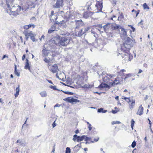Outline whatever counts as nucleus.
Instances as JSON below:
<instances>
[{
	"instance_id": "nucleus-21",
	"label": "nucleus",
	"mask_w": 153,
	"mask_h": 153,
	"mask_svg": "<svg viewBox=\"0 0 153 153\" xmlns=\"http://www.w3.org/2000/svg\"><path fill=\"white\" fill-rule=\"evenodd\" d=\"M111 27L110 24L108 23L106 24L105 25H104L103 27L104 30L105 31L109 29V28Z\"/></svg>"
},
{
	"instance_id": "nucleus-35",
	"label": "nucleus",
	"mask_w": 153,
	"mask_h": 153,
	"mask_svg": "<svg viewBox=\"0 0 153 153\" xmlns=\"http://www.w3.org/2000/svg\"><path fill=\"white\" fill-rule=\"evenodd\" d=\"M136 145V143L135 141H134L131 144V146L132 148H134Z\"/></svg>"
},
{
	"instance_id": "nucleus-57",
	"label": "nucleus",
	"mask_w": 153,
	"mask_h": 153,
	"mask_svg": "<svg viewBox=\"0 0 153 153\" xmlns=\"http://www.w3.org/2000/svg\"><path fill=\"white\" fill-rule=\"evenodd\" d=\"M115 99L117 100H119V96H117L115 97Z\"/></svg>"
},
{
	"instance_id": "nucleus-34",
	"label": "nucleus",
	"mask_w": 153,
	"mask_h": 153,
	"mask_svg": "<svg viewBox=\"0 0 153 153\" xmlns=\"http://www.w3.org/2000/svg\"><path fill=\"white\" fill-rule=\"evenodd\" d=\"M123 15H120L118 17V20L121 21L123 18Z\"/></svg>"
},
{
	"instance_id": "nucleus-46",
	"label": "nucleus",
	"mask_w": 153,
	"mask_h": 153,
	"mask_svg": "<svg viewBox=\"0 0 153 153\" xmlns=\"http://www.w3.org/2000/svg\"><path fill=\"white\" fill-rule=\"evenodd\" d=\"M25 54H24L22 57V60H24L25 59Z\"/></svg>"
},
{
	"instance_id": "nucleus-37",
	"label": "nucleus",
	"mask_w": 153,
	"mask_h": 153,
	"mask_svg": "<svg viewBox=\"0 0 153 153\" xmlns=\"http://www.w3.org/2000/svg\"><path fill=\"white\" fill-rule=\"evenodd\" d=\"M122 99H123L124 100H126V101H127L126 100L127 99L128 100H129L130 99V97H126L124 96H123L122 97Z\"/></svg>"
},
{
	"instance_id": "nucleus-15",
	"label": "nucleus",
	"mask_w": 153,
	"mask_h": 153,
	"mask_svg": "<svg viewBox=\"0 0 153 153\" xmlns=\"http://www.w3.org/2000/svg\"><path fill=\"white\" fill-rule=\"evenodd\" d=\"M126 71L125 69H121L119 71L117 72V74L118 76L120 78H123V76H125L124 72H125Z\"/></svg>"
},
{
	"instance_id": "nucleus-27",
	"label": "nucleus",
	"mask_w": 153,
	"mask_h": 153,
	"mask_svg": "<svg viewBox=\"0 0 153 153\" xmlns=\"http://www.w3.org/2000/svg\"><path fill=\"white\" fill-rule=\"evenodd\" d=\"M132 12H135V17L136 18L137 16L139 14L140 11L139 10H138L136 11L134 9H133L131 11Z\"/></svg>"
},
{
	"instance_id": "nucleus-45",
	"label": "nucleus",
	"mask_w": 153,
	"mask_h": 153,
	"mask_svg": "<svg viewBox=\"0 0 153 153\" xmlns=\"http://www.w3.org/2000/svg\"><path fill=\"white\" fill-rule=\"evenodd\" d=\"M117 111L115 110H112L111 111V112L113 114H115L117 112Z\"/></svg>"
},
{
	"instance_id": "nucleus-6",
	"label": "nucleus",
	"mask_w": 153,
	"mask_h": 153,
	"mask_svg": "<svg viewBox=\"0 0 153 153\" xmlns=\"http://www.w3.org/2000/svg\"><path fill=\"white\" fill-rule=\"evenodd\" d=\"M99 138L98 137L93 138L89 137L85 135H83L81 137L78 136L77 139V142H80L84 140L86 141V143L87 144L88 142L89 143H94L97 142L99 140Z\"/></svg>"
},
{
	"instance_id": "nucleus-31",
	"label": "nucleus",
	"mask_w": 153,
	"mask_h": 153,
	"mask_svg": "<svg viewBox=\"0 0 153 153\" xmlns=\"http://www.w3.org/2000/svg\"><path fill=\"white\" fill-rule=\"evenodd\" d=\"M78 136L76 134H75L74 136V138L73 140L74 141H77V139L78 138Z\"/></svg>"
},
{
	"instance_id": "nucleus-26",
	"label": "nucleus",
	"mask_w": 153,
	"mask_h": 153,
	"mask_svg": "<svg viewBox=\"0 0 153 153\" xmlns=\"http://www.w3.org/2000/svg\"><path fill=\"white\" fill-rule=\"evenodd\" d=\"M40 94L42 97H45L47 96V94L45 91H43L40 92Z\"/></svg>"
},
{
	"instance_id": "nucleus-23",
	"label": "nucleus",
	"mask_w": 153,
	"mask_h": 153,
	"mask_svg": "<svg viewBox=\"0 0 153 153\" xmlns=\"http://www.w3.org/2000/svg\"><path fill=\"white\" fill-rule=\"evenodd\" d=\"M14 73L18 76H20V73L17 70V66L16 65H15L14 67Z\"/></svg>"
},
{
	"instance_id": "nucleus-38",
	"label": "nucleus",
	"mask_w": 153,
	"mask_h": 153,
	"mask_svg": "<svg viewBox=\"0 0 153 153\" xmlns=\"http://www.w3.org/2000/svg\"><path fill=\"white\" fill-rule=\"evenodd\" d=\"M64 93L66 94L69 95H72L73 94L72 92L69 91H64Z\"/></svg>"
},
{
	"instance_id": "nucleus-60",
	"label": "nucleus",
	"mask_w": 153,
	"mask_h": 153,
	"mask_svg": "<svg viewBox=\"0 0 153 153\" xmlns=\"http://www.w3.org/2000/svg\"><path fill=\"white\" fill-rule=\"evenodd\" d=\"M84 150L85 151H88V149L87 148H84Z\"/></svg>"
},
{
	"instance_id": "nucleus-30",
	"label": "nucleus",
	"mask_w": 153,
	"mask_h": 153,
	"mask_svg": "<svg viewBox=\"0 0 153 153\" xmlns=\"http://www.w3.org/2000/svg\"><path fill=\"white\" fill-rule=\"evenodd\" d=\"M143 7L144 9H149V7L147 5V4L145 3L143 4Z\"/></svg>"
},
{
	"instance_id": "nucleus-19",
	"label": "nucleus",
	"mask_w": 153,
	"mask_h": 153,
	"mask_svg": "<svg viewBox=\"0 0 153 153\" xmlns=\"http://www.w3.org/2000/svg\"><path fill=\"white\" fill-rule=\"evenodd\" d=\"M55 24L53 25L51 27V28L48 30V33H51L53 31L55 30L56 29V26L55 25Z\"/></svg>"
},
{
	"instance_id": "nucleus-14",
	"label": "nucleus",
	"mask_w": 153,
	"mask_h": 153,
	"mask_svg": "<svg viewBox=\"0 0 153 153\" xmlns=\"http://www.w3.org/2000/svg\"><path fill=\"white\" fill-rule=\"evenodd\" d=\"M143 108L142 105H141L138 108L136 114L140 116L142 115L143 113Z\"/></svg>"
},
{
	"instance_id": "nucleus-13",
	"label": "nucleus",
	"mask_w": 153,
	"mask_h": 153,
	"mask_svg": "<svg viewBox=\"0 0 153 153\" xmlns=\"http://www.w3.org/2000/svg\"><path fill=\"white\" fill-rule=\"evenodd\" d=\"M89 29L88 27L84 28H83L79 29V31H78V33L76 32V33H77L78 35L79 36H81L86 31H88Z\"/></svg>"
},
{
	"instance_id": "nucleus-5",
	"label": "nucleus",
	"mask_w": 153,
	"mask_h": 153,
	"mask_svg": "<svg viewBox=\"0 0 153 153\" xmlns=\"http://www.w3.org/2000/svg\"><path fill=\"white\" fill-rule=\"evenodd\" d=\"M70 41V39L65 36L61 37L56 38L54 41V43L59 46H66Z\"/></svg>"
},
{
	"instance_id": "nucleus-16",
	"label": "nucleus",
	"mask_w": 153,
	"mask_h": 153,
	"mask_svg": "<svg viewBox=\"0 0 153 153\" xmlns=\"http://www.w3.org/2000/svg\"><path fill=\"white\" fill-rule=\"evenodd\" d=\"M63 0H57L55 7L59 8L63 5Z\"/></svg>"
},
{
	"instance_id": "nucleus-55",
	"label": "nucleus",
	"mask_w": 153,
	"mask_h": 153,
	"mask_svg": "<svg viewBox=\"0 0 153 153\" xmlns=\"http://www.w3.org/2000/svg\"><path fill=\"white\" fill-rule=\"evenodd\" d=\"M81 146V144H77V145L75 146V148L76 147H80Z\"/></svg>"
},
{
	"instance_id": "nucleus-56",
	"label": "nucleus",
	"mask_w": 153,
	"mask_h": 153,
	"mask_svg": "<svg viewBox=\"0 0 153 153\" xmlns=\"http://www.w3.org/2000/svg\"><path fill=\"white\" fill-rule=\"evenodd\" d=\"M7 57V56L6 55H4L2 57V59H3L4 58Z\"/></svg>"
},
{
	"instance_id": "nucleus-49",
	"label": "nucleus",
	"mask_w": 153,
	"mask_h": 153,
	"mask_svg": "<svg viewBox=\"0 0 153 153\" xmlns=\"http://www.w3.org/2000/svg\"><path fill=\"white\" fill-rule=\"evenodd\" d=\"M53 15H55L54 14V12L53 11H52L51 12V13L50 15L51 16H53Z\"/></svg>"
},
{
	"instance_id": "nucleus-1",
	"label": "nucleus",
	"mask_w": 153,
	"mask_h": 153,
	"mask_svg": "<svg viewBox=\"0 0 153 153\" xmlns=\"http://www.w3.org/2000/svg\"><path fill=\"white\" fill-rule=\"evenodd\" d=\"M135 43L134 39L128 37L121 47V50L123 52L121 53L122 56L127 61H130L133 59V56L130 53V49Z\"/></svg>"
},
{
	"instance_id": "nucleus-24",
	"label": "nucleus",
	"mask_w": 153,
	"mask_h": 153,
	"mask_svg": "<svg viewBox=\"0 0 153 153\" xmlns=\"http://www.w3.org/2000/svg\"><path fill=\"white\" fill-rule=\"evenodd\" d=\"M121 34L124 36H126V30L123 28H122L121 29Z\"/></svg>"
},
{
	"instance_id": "nucleus-62",
	"label": "nucleus",
	"mask_w": 153,
	"mask_h": 153,
	"mask_svg": "<svg viewBox=\"0 0 153 153\" xmlns=\"http://www.w3.org/2000/svg\"><path fill=\"white\" fill-rule=\"evenodd\" d=\"M13 76L12 74H11L10 75V77L11 78H13Z\"/></svg>"
},
{
	"instance_id": "nucleus-47",
	"label": "nucleus",
	"mask_w": 153,
	"mask_h": 153,
	"mask_svg": "<svg viewBox=\"0 0 153 153\" xmlns=\"http://www.w3.org/2000/svg\"><path fill=\"white\" fill-rule=\"evenodd\" d=\"M112 1H113V4H114L115 5L116 4V3L117 2V1H116L115 0H113Z\"/></svg>"
},
{
	"instance_id": "nucleus-20",
	"label": "nucleus",
	"mask_w": 153,
	"mask_h": 153,
	"mask_svg": "<svg viewBox=\"0 0 153 153\" xmlns=\"http://www.w3.org/2000/svg\"><path fill=\"white\" fill-rule=\"evenodd\" d=\"M26 62L25 63V65L24 67L26 69H28L29 70H30V68L28 60L27 59L26 60Z\"/></svg>"
},
{
	"instance_id": "nucleus-36",
	"label": "nucleus",
	"mask_w": 153,
	"mask_h": 153,
	"mask_svg": "<svg viewBox=\"0 0 153 153\" xmlns=\"http://www.w3.org/2000/svg\"><path fill=\"white\" fill-rule=\"evenodd\" d=\"M120 123V122L119 121H113L112 122L111 124L112 125H114L115 124H119Z\"/></svg>"
},
{
	"instance_id": "nucleus-33",
	"label": "nucleus",
	"mask_w": 153,
	"mask_h": 153,
	"mask_svg": "<svg viewBox=\"0 0 153 153\" xmlns=\"http://www.w3.org/2000/svg\"><path fill=\"white\" fill-rule=\"evenodd\" d=\"M71 149L70 148L67 147L66 148L65 151V153H70Z\"/></svg>"
},
{
	"instance_id": "nucleus-11",
	"label": "nucleus",
	"mask_w": 153,
	"mask_h": 153,
	"mask_svg": "<svg viewBox=\"0 0 153 153\" xmlns=\"http://www.w3.org/2000/svg\"><path fill=\"white\" fill-rule=\"evenodd\" d=\"M128 104L129 108L131 110H132L134 108L136 103L135 100L131 99L128 101H127Z\"/></svg>"
},
{
	"instance_id": "nucleus-8",
	"label": "nucleus",
	"mask_w": 153,
	"mask_h": 153,
	"mask_svg": "<svg viewBox=\"0 0 153 153\" xmlns=\"http://www.w3.org/2000/svg\"><path fill=\"white\" fill-rule=\"evenodd\" d=\"M43 47L44 48L42 51V56L43 57H45V58H46V57L48 56V54L51 53L52 54V57L51 59H53L54 58V57L57 55V53L54 51H51L47 49L44 46Z\"/></svg>"
},
{
	"instance_id": "nucleus-48",
	"label": "nucleus",
	"mask_w": 153,
	"mask_h": 153,
	"mask_svg": "<svg viewBox=\"0 0 153 153\" xmlns=\"http://www.w3.org/2000/svg\"><path fill=\"white\" fill-rule=\"evenodd\" d=\"M16 143H21V141L20 140H17Z\"/></svg>"
},
{
	"instance_id": "nucleus-18",
	"label": "nucleus",
	"mask_w": 153,
	"mask_h": 153,
	"mask_svg": "<svg viewBox=\"0 0 153 153\" xmlns=\"http://www.w3.org/2000/svg\"><path fill=\"white\" fill-rule=\"evenodd\" d=\"M111 29L112 30H116L119 28L120 26L118 25H117L116 24H113L111 25L110 24Z\"/></svg>"
},
{
	"instance_id": "nucleus-12",
	"label": "nucleus",
	"mask_w": 153,
	"mask_h": 153,
	"mask_svg": "<svg viewBox=\"0 0 153 153\" xmlns=\"http://www.w3.org/2000/svg\"><path fill=\"white\" fill-rule=\"evenodd\" d=\"M64 100L70 103H73L74 102L76 103L80 102L79 100L71 97H67L66 98L64 99Z\"/></svg>"
},
{
	"instance_id": "nucleus-3",
	"label": "nucleus",
	"mask_w": 153,
	"mask_h": 153,
	"mask_svg": "<svg viewBox=\"0 0 153 153\" xmlns=\"http://www.w3.org/2000/svg\"><path fill=\"white\" fill-rule=\"evenodd\" d=\"M35 25L34 24H30L28 25H24L23 26V28L25 30L23 32V34L25 36V39L26 40H27L29 37H30V39L33 41H35V36L36 34L33 33L32 31H30L28 29L32 27L33 29L34 28Z\"/></svg>"
},
{
	"instance_id": "nucleus-58",
	"label": "nucleus",
	"mask_w": 153,
	"mask_h": 153,
	"mask_svg": "<svg viewBox=\"0 0 153 153\" xmlns=\"http://www.w3.org/2000/svg\"><path fill=\"white\" fill-rule=\"evenodd\" d=\"M48 82L50 83L53 84L52 81L51 80H48Z\"/></svg>"
},
{
	"instance_id": "nucleus-9",
	"label": "nucleus",
	"mask_w": 153,
	"mask_h": 153,
	"mask_svg": "<svg viewBox=\"0 0 153 153\" xmlns=\"http://www.w3.org/2000/svg\"><path fill=\"white\" fill-rule=\"evenodd\" d=\"M96 3L95 7L97 8V12L99 13L102 12L103 7V0H96Z\"/></svg>"
},
{
	"instance_id": "nucleus-2",
	"label": "nucleus",
	"mask_w": 153,
	"mask_h": 153,
	"mask_svg": "<svg viewBox=\"0 0 153 153\" xmlns=\"http://www.w3.org/2000/svg\"><path fill=\"white\" fill-rule=\"evenodd\" d=\"M114 75L108 74L107 76L104 78L103 81L106 83H102L99 86L100 88H110L116 85L120 84L123 81V78L117 77L114 79Z\"/></svg>"
},
{
	"instance_id": "nucleus-53",
	"label": "nucleus",
	"mask_w": 153,
	"mask_h": 153,
	"mask_svg": "<svg viewBox=\"0 0 153 153\" xmlns=\"http://www.w3.org/2000/svg\"><path fill=\"white\" fill-rule=\"evenodd\" d=\"M142 72H143V71L141 69H140L139 70V71L138 73V74H140V73H142Z\"/></svg>"
},
{
	"instance_id": "nucleus-25",
	"label": "nucleus",
	"mask_w": 153,
	"mask_h": 153,
	"mask_svg": "<svg viewBox=\"0 0 153 153\" xmlns=\"http://www.w3.org/2000/svg\"><path fill=\"white\" fill-rule=\"evenodd\" d=\"M83 17L85 18H87L89 17L88 13V11L85 12L83 14Z\"/></svg>"
},
{
	"instance_id": "nucleus-52",
	"label": "nucleus",
	"mask_w": 153,
	"mask_h": 153,
	"mask_svg": "<svg viewBox=\"0 0 153 153\" xmlns=\"http://www.w3.org/2000/svg\"><path fill=\"white\" fill-rule=\"evenodd\" d=\"M19 38H20V39H21V42H22V43H23V38H22V36H20L19 37Z\"/></svg>"
},
{
	"instance_id": "nucleus-17",
	"label": "nucleus",
	"mask_w": 153,
	"mask_h": 153,
	"mask_svg": "<svg viewBox=\"0 0 153 153\" xmlns=\"http://www.w3.org/2000/svg\"><path fill=\"white\" fill-rule=\"evenodd\" d=\"M57 16L56 15H53V16H51L50 17V20L52 22H55V24H59V22L57 21H56V20L57 19Z\"/></svg>"
},
{
	"instance_id": "nucleus-50",
	"label": "nucleus",
	"mask_w": 153,
	"mask_h": 153,
	"mask_svg": "<svg viewBox=\"0 0 153 153\" xmlns=\"http://www.w3.org/2000/svg\"><path fill=\"white\" fill-rule=\"evenodd\" d=\"M143 66L146 68H147V64L146 63H145L143 64Z\"/></svg>"
},
{
	"instance_id": "nucleus-59",
	"label": "nucleus",
	"mask_w": 153,
	"mask_h": 153,
	"mask_svg": "<svg viewBox=\"0 0 153 153\" xmlns=\"http://www.w3.org/2000/svg\"><path fill=\"white\" fill-rule=\"evenodd\" d=\"M0 102L2 104L4 103V102H3V100H2L1 98H0Z\"/></svg>"
},
{
	"instance_id": "nucleus-42",
	"label": "nucleus",
	"mask_w": 153,
	"mask_h": 153,
	"mask_svg": "<svg viewBox=\"0 0 153 153\" xmlns=\"http://www.w3.org/2000/svg\"><path fill=\"white\" fill-rule=\"evenodd\" d=\"M56 120H55L53 122V124H52V127L53 128L56 125V123H55Z\"/></svg>"
},
{
	"instance_id": "nucleus-43",
	"label": "nucleus",
	"mask_w": 153,
	"mask_h": 153,
	"mask_svg": "<svg viewBox=\"0 0 153 153\" xmlns=\"http://www.w3.org/2000/svg\"><path fill=\"white\" fill-rule=\"evenodd\" d=\"M55 145L54 144V145L53 146V149L52 151V153H53L55 151Z\"/></svg>"
},
{
	"instance_id": "nucleus-4",
	"label": "nucleus",
	"mask_w": 153,
	"mask_h": 153,
	"mask_svg": "<svg viewBox=\"0 0 153 153\" xmlns=\"http://www.w3.org/2000/svg\"><path fill=\"white\" fill-rule=\"evenodd\" d=\"M50 58L48 59L45 58L44 59L43 61L46 63H48L47 66L49 71L53 74H56V76H57L59 71L58 65L56 64H55L53 65H50V63H52V60Z\"/></svg>"
},
{
	"instance_id": "nucleus-61",
	"label": "nucleus",
	"mask_w": 153,
	"mask_h": 153,
	"mask_svg": "<svg viewBox=\"0 0 153 153\" xmlns=\"http://www.w3.org/2000/svg\"><path fill=\"white\" fill-rule=\"evenodd\" d=\"M35 19V17H32L31 19H31Z\"/></svg>"
},
{
	"instance_id": "nucleus-39",
	"label": "nucleus",
	"mask_w": 153,
	"mask_h": 153,
	"mask_svg": "<svg viewBox=\"0 0 153 153\" xmlns=\"http://www.w3.org/2000/svg\"><path fill=\"white\" fill-rule=\"evenodd\" d=\"M50 88H51V89H52L55 90H57V89H56V86H53V85H51L50 87Z\"/></svg>"
},
{
	"instance_id": "nucleus-54",
	"label": "nucleus",
	"mask_w": 153,
	"mask_h": 153,
	"mask_svg": "<svg viewBox=\"0 0 153 153\" xmlns=\"http://www.w3.org/2000/svg\"><path fill=\"white\" fill-rule=\"evenodd\" d=\"M79 130L78 129L76 130L75 131V133L76 134H78L79 132Z\"/></svg>"
},
{
	"instance_id": "nucleus-51",
	"label": "nucleus",
	"mask_w": 153,
	"mask_h": 153,
	"mask_svg": "<svg viewBox=\"0 0 153 153\" xmlns=\"http://www.w3.org/2000/svg\"><path fill=\"white\" fill-rule=\"evenodd\" d=\"M82 22V21L81 20H77L76 22V24H77L78 23V22H81V23Z\"/></svg>"
},
{
	"instance_id": "nucleus-10",
	"label": "nucleus",
	"mask_w": 153,
	"mask_h": 153,
	"mask_svg": "<svg viewBox=\"0 0 153 153\" xmlns=\"http://www.w3.org/2000/svg\"><path fill=\"white\" fill-rule=\"evenodd\" d=\"M135 75L134 74L128 73L125 75V77L123 79L125 81L127 80L128 79L131 81L135 79Z\"/></svg>"
},
{
	"instance_id": "nucleus-44",
	"label": "nucleus",
	"mask_w": 153,
	"mask_h": 153,
	"mask_svg": "<svg viewBox=\"0 0 153 153\" xmlns=\"http://www.w3.org/2000/svg\"><path fill=\"white\" fill-rule=\"evenodd\" d=\"M149 124L150 125H149V128L150 129V130L152 132V130L151 128V121L150 120H149Z\"/></svg>"
},
{
	"instance_id": "nucleus-32",
	"label": "nucleus",
	"mask_w": 153,
	"mask_h": 153,
	"mask_svg": "<svg viewBox=\"0 0 153 153\" xmlns=\"http://www.w3.org/2000/svg\"><path fill=\"white\" fill-rule=\"evenodd\" d=\"M87 123L88 125V128L89 130V131H91L92 128L91 124L89 123L88 122H87Z\"/></svg>"
},
{
	"instance_id": "nucleus-7",
	"label": "nucleus",
	"mask_w": 153,
	"mask_h": 153,
	"mask_svg": "<svg viewBox=\"0 0 153 153\" xmlns=\"http://www.w3.org/2000/svg\"><path fill=\"white\" fill-rule=\"evenodd\" d=\"M7 7L9 8L7 12L10 15L14 16H16L19 14L21 10V6H18V7H13L12 8H10V5L7 4Z\"/></svg>"
},
{
	"instance_id": "nucleus-22",
	"label": "nucleus",
	"mask_w": 153,
	"mask_h": 153,
	"mask_svg": "<svg viewBox=\"0 0 153 153\" xmlns=\"http://www.w3.org/2000/svg\"><path fill=\"white\" fill-rule=\"evenodd\" d=\"M19 85L16 88V92L15 94V97H17L19 95Z\"/></svg>"
},
{
	"instance_id": "nucleus-40",
	"label": "nucleus",
	"mask_w": 153,
	"mask_h": 153,
	"mask_svg": "<svg viewBox=\"0 0 153 153\" xmlns=\"http://www.w3.org/2000/svg\"><path fill=\"white\" fill-rule=\"evenodd\" d=\"M88 13L89 17H90L94 14V12L88 11Z\"/></svg>"
},
{
	"instance_id": "nucleus-63",
	"label": "nucleus",
	"mask_w": 153,
	"mask_h": 153,
	"mask_svg": "<svg viewBox=\"0 0 153 153\" xmlns=\"http://www.w3.org/2000/svg\"><path fill=\"white\" fill-rule=\"evenodd\" d=\"M144 139L146 141H147V138H146V137H145V138H144Z\"/></svg>"
},
{
	"instance_id": "nucleus-41",
	"label": "nucleus",
	"mask_w": 153,
	"mask_h": 153,
	"mask_svg": "<svg viewBox=\"0 0 153 153\" xmlns=\"http://www.w3.org/2000/svg\"><path fill=\"white\" fill-rule=\"evenodd\" d=\"M128 26L130 27L132 30L133 32L135 30V28L134 27H133L131 25H128Z\"/></svg>"
},
{
	"instance_id": "nucleus-29",
	"label": "nucleus",
	"mask_w": 153,
	"mask_h": 153,
	"mask_svg": "<svg viewBox=\"0 0 153 153\" xmlns=\"http://www.w3.org/2000/svg\"><path fill=\"white\" fill-rule=\"evenodd\" d=\"M135 122L133 119H132L131 122V127L132 130L133 129V127L134 125Z\"/></svg>"
},
{
	"instance_id": "nucleus-28",
	"label": "nucleus",
	"mask_w": 153,
	"mask_h": 153,
	"mask_svg": "<svg viewBox=\"0 0 153 153\" xmlns=\"http://www.w3.org/2000/svg\"><path fill=\"white\" fill-rule=\"evenodd\" d=\"M107 111V110H103V109L102 108H101L98 109V112H102L105 113Z\"/></svg>"
},
{
	"instance_id": "nucleus-64",
	"label": "nucleus",
	"mask_w": 153,
	"mask_h": 153,
	"mask_svg": "<svg viewBox=\"0 0 153 153\" xmlns=\"http://www.w3.org/2000/svg\"><path fill=\"white\" fill-rule=\"evenodd\" d=\"M28 52V49H26V53H27Z\"/></svg>"
}]
</instances>
